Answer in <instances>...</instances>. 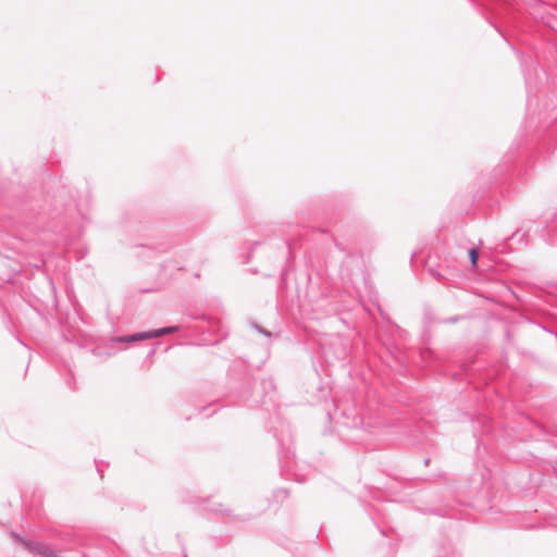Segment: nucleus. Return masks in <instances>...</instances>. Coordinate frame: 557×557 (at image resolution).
<instances>
[{"label": "nucleus", "mask_w": 557, "mask_h": 557, "mask_svg": "<svg viewBox=\"0 0 557 557\" xmlns=\"http://www.w3.org/2000/svg\"><path fill=\"white\" fill-rule=\"evenodd\" d=\"M273 497L276 502H283L288 497V491L285 488H277L273 492Z\"/></svg>", "instance_id": "423d86ee"}, {"label": "nucleus", "mask_w": 557, "mask_h": 557, "mask_svg": "<svg viewBox=\"0 0 557 557\" xmlns=\"http://www.w3.org/2000/svg\"><path fill=\"white\" fill-rule=\"evenodd\" d=\"M519 233H520V230H517V231L512 234V236H511V237H512V238H516V237L519 235Z\"/></svg>", "instance_id": "ddd939ff"}, {"label": "nucleus", "mask_w": 557, "mask_h": 557, "mask_svg": "<svg viewBox=\"0 0 557 557\" xmlns=\"http://www.w3.org/2000/svg\"><path fill=\"white\" fill-rule=\"evenodd\" d=\"M468 256L473 268L478 265L479 251L476 248L472 247L468 250Z\"/></svg>", "instance_id": "0eeeda50"}, {"label": "nucleus", "mask_w": 557, "mask_h": 557, "mask_svg": "<svg viewBox=\"0 0 557 557\" xmlns=\"http://www.w3.org/2000/svg\"><path fill=\"white\" fill-rule=\"evenodd\" d=\"M10 536L12 540L20 546H22L24 549L28 550L33 555H37L40 557H45V555L48 553L50 545L41 542H35L30 539L23 537L16 532H11Z\"/></svg>", "instance_id": "7ed1b4c3"}, {"label": "nucleus", "mask_w": 557, "mask_h": 557, "mask_svg": "<svg viewBox=\"0 0 557 557\" xmlns=\"http://www.w3.org/2000/svg\"><path fill=\"white\" fill-rule=\"evenodd\" d=\"M202 508L209 511H212L213 513L227 518L228 522H238L243 521L240 516L232 513L231 509H226L221 504H210L209 500L203 499L202 500Z\"/></svg>", "instance_id": "20e7f679"}, {"label": "nucleus", "mask_w": 557, "mask_h": 557, "mask_svg": "<svg viewBox=\"0 0 557 557\" xmlns=\"http://www.w3.org/2000/svg\"><path fill=\"white\" fill-rule=\"evenodd\" d=\"M45 557H60V556L50 547L48 553L45 555Z\"/></svg>", "instance_id": "9d476101"}, {"label": "nucleus", "mask_w": 557, "mask_h": 557, "mask_svg": "<svg viewBox=\"0 0 557 557\" xmlns=\"http://www.w3.org/2000/svg\"><path fill=\"white\" fill-rule=\"evenodd\" d=\"M258 245H259V242H255V243L252 244V246H251V250H253V249H255V247H257Z\"/></svg>", "instance_id": "2eb2a0df"}, {"label": "nucleus", "mask_w": 557, "mask_h": 557, "mask_svg": "<svg viewBox=\"0 0 557 557\" xmlns=\"http://www.w3.org/2000/svg\"><path fill=\"white\" fill-rule=\"evenodd\" d=\"M434 557H460L450 544L443 545Z\"/></svg>", "instance_id": "39448f33"}, {"label": "nucleus", "mask_w": 557, "mask_h": 557, "mask_svg": "<svg viewBox=\"0 0 557 557\" xmlns=\"http://www.w3.org/2000/svg\"><path fill=\"white\" fill-rule=\"evenodd\" d=\"M177 325L165 326L161 329H156L151 331L138 332L131 335L115 336L110 339L111 347H114L115 344H132L140 341H147L151 338L161 337L166 334H172L178 331Z\"/></svg>", "instance_id": "f257e3e1"}, {"label": "nucleus", "mask_w": 557, "mask_h": 557, "mask_svg": "<svg viewBox=\"0 0 557 557\" xmlns=\"http://www.w3.org/2000/svg\"><path fill=\"white\" fill-rule=\"evenodd\" d=\"M263 385L272 386V380H263Z\"/></svg>", "instance_id": "9b49d317"}, {"label": "nucleus", "mask_w": 557, "mask_h": 557, "mask_svg": "<svg viewBox=\"0 0 557 557\" xmlns=\"http://www.w3.org/2000/svg\"><path fill=\"white\" fill-rule=\"evenodd\" d=\"M250 325H251V327H252L253 330H256L258 333H260V334H262V335L267 336L268 338H271V337H272V333H271V332H269V331H267L265 329H263V327H262V326H260L259 324H257V323L252 322Z\"/></svg>", "instance_id": "6e6552de"}, {"label": "nucleus", "mask_w": 557, "mask_h": 557, "mask_svg": "<svg viewBox=\"0 0 557 557\" xmlns=\"http://www.w3.org/2000/svg\"><path fill=\"white\" fill-rule=\"evenodd\" d=\"M296 480H297V482H299V483H302V482H305V479H302V478H299L298 475L296 476Z\"/></svg>", "instance_id": "4468645a"}, {"label": "nucleus", "mask_w": 557, "mask_h": 557, "mask_svg": "<svg viewBox=\"0 0 557 557\" xmlns=\"http://www.w3.org/2000/svg\"><path fill=\"white\" fill-rule=\"evenodd\" d=\"M521 66L525 79V85L529 89L535 88L539 83L542 82L543 77L546 75L545 71L531 59L522 60Z\"/></svg>", "instance_id": "f03ea898"}, {"label": "nucleus", "mask_w": 557, "mask_h": 557, "mask_svg": "<svg viewBox=\"0 0 557 557\" xmlns=\"http://www.w3.org/2000/svg\"><path fill=\"white\" fill-rule=\"evenodd\" d=\"M460 320H461L460 315H454V317L442 320V323H456Z\"/></svg>", "instance_id": "1a4fd4ad"}, {"label": "nucleus", "mask_w": 557, "mask_h": 557, "mask_svg": "<svg viewBox=\"0 0 557 557\" xmlns=\"http://www.w3.org/2000/svg\"><path fill=\"white\" fill-rule=\"evenodd\" d=\"M432 275H434L436 277V280H440V274H437L435 271H431Z\"/></svg>", "instance_id": "f8f14e48"}]
</instances>
